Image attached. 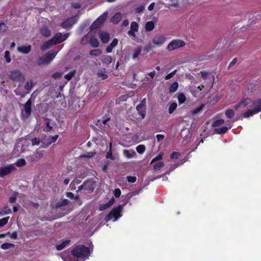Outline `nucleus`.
Returning <instances> with one entry per match:
<instances>
[{
  "mask_svg": "<svg viewBox=\"0 0 261 261\" xmlns=\"http://www.w3.org/2000/svg\"><path fill=\"white\" fill-rule=\"evenodd\" d=\"M224 123V120L223 119H218L214 121L212 124V125L214 127L218 126L219 125H222Z\"/></svg>",
  "mask_w": 261,
  "mask_h": 261,
  "instance_id": "e433bc0d",
  "label": "nucleus"
},
{
  "mask_svg": "<svg viewBox=\"0 0 261 261\" xmlns=\"http://www.w3.org/2000/svg\"><path fill=\"white\" fill-rule=\"evenodd\" d=\"M203 107H204V106L201 105L199 107L197 108L196 109L191 111L190 113L192 115L196 114L198 113L199 112H200V111H201L203 109Z\"/></svg>",
  "mask_w": 261,
  "mask_h": 261,
  "instance_id": "8fccbe9b",
  "label": "nucleus"
},
{
  "mask_svg": "<svg viewBox=\"0 0 261 261\" xmlns=\"http://www.w3.org/2000/svg\"><path fill=\"white\" fill-rule=\"evenodd\" d=\"M8 236H9L10 237L13 239H16L17 238V233L16 231H14L12 233H10V234H8Z\"/></svg>",
  "mask_w": 261,
  "mask_h": 261,
  "instance_id": "052dcab7",
  "label": "nucleus"
},
{
  "mask_svg": "<svg viewBox=\"0 0 261 261\" xmlns=\"http://www.w3.org/2000/svg\"><path fill=\"white\" fill-rule=\"evenodd\" d=\"M68 33L62 34L61 33H57L51 39L52 40L53 43L54 44H56L65 41L68 37Z\"/></svg>",
  "mask_w": 261,
  "mask_h": 261,
  "instance_id": "6e6552de",
  "label": "nucleus"
},
{
  "mask_svg": "<svg viewBox=\"0 0 261 261\" xmlns=\"http://www.w3.org/2000/svg\"><path fill=\"white\" fill-rule=\"evenodd\" d=\"M62 73L61 72H57L53 74V77L57 78L61 76Z\"/></svg>",
  "mask_w": 261,
  "mask_h": 261,
  "instance_id": "338daca9",
  "label": "nucleus"
},
{
  "mask_svg": "<svg viewBox=\"0 0 261 261\" xmlns=\"http://www.w3.org/2000/svg\"><path fill=\"white\" fill-rule=\"evenodd\" d=\"M46 127L44 128V131H50L54 126V123L51 122V120L47 118L45 119Z\"/></svg>",
  "mask_w": 261,
  "mask_h": 261,
  "instance_id": "cd10ccee",
  "label": "nucleus"
},
{
  "mask_svg": "<svg viewBox=\"0 0 261 261\" xmlns=\"http://www.w3.org/2000/svg\"><path fill=\"white\" fill-rule=\"evenodd\" d=\"M141 52V49L140 48L135 49L133 53V59H135L137 58L140 54Z\"/></svg>",
  "mask_w": 261,
  "mask_h": 261,
  "instance_id": "ea45409f",
  "label": "nucleus"
},
{
  "mask_svg": "<svg viewBox=\"0 0 261 261\" xmlns=\"http://www.w3.org/2000/svg\"><path fill=\"white\" fill-rule=\"evenodd\" d=\"M123 14L120 12L116 13L110 19V21L114 24H117L122 18Z\"/></svg>",
  "mask_w": 261,
  "mask_h": 261,
  "instance_id": "dca6fc26",
  "label": "nucleus"
},
{
  "mask_svg": "<svg viewBox=\"0 0 261 261\" xmlns=\"http://www.w3.org/2000/svg\"><path fill=\"white\" fill-rule=\"evenodd\" d=\"M185 42L181 39H174L167 45V49L170 51L182 47L185 45Z\"/></svg>",
  "mask_w": 261,
  "mask_h": 261,
  "instance_id": "7ed1b4c3",
  "label": "nucleus"
},
{
  "mask_svg": "<svg viewBox=\"0 0 261 261\" xmlns=\"http://www.w3.org/2000/svg\"><path fill=\"white\" fill-rule=\"evenodd\" d=\"M57 54V52L50 50L46 55L45 57L39 58L38 61V64L43 65L49 63L53 61V59L55 57Z\"/></svg>",
  "mask_w": 261,
  "mask_h": 261,
  "instance_id": "f03ea898",
  "label": "nucleus"
},
{
  "mask_svg": "<svg viewBox=\"0 0 261 261\" xmlns=\"http://www.w3.org/2000/svg\"><path fill=\"white\" fill-rule=\"evenodd\" d=\"M177 108V103L175 102L172 103L169 108L168 112L169 114H172Z\"/></svg>",
  "mask_w": 261,
  "mask_h": 261,
  "instance_id": "a19ab883",
  "label": "nucleus"
},
{
  "mask_svg": "<svg viewBox=\"0 0 261 261\" xmlns=\"http://www.w3.org/2000/svg\"><path fill=\"white\" fill-rule=\"evenodd\" d=\"M200 73L201 74L202 77L204 80L207 79V78L208 76V73L207 71H201Z\"/></svg>",
  "mask_w": 261,
  "mask_h": 261,
  "instance_id": "13d9d810",
  "label": "nucleus"
},
{
  "mask_svg": "<svg viewBox=\"0 0 261 261\" xmlns=\"http://www.w3.org/2000/svg\"><path fill=\"white\" fill-rule=\"evenodd\" d=\"M41 35L45 37H48L50 35V31L46 27H43L40 29Z\"/></svg>",
  "mask_w": 261,
  "mask_h": 261,
  "instance_id": "5701e85b",
  "label": "nucleus"
},
{
  "mask_svg": "<svg viewBox=\"0 0 261 261\" xmlns=\"http://www.w3.org/2000/svg\"><path fill=\"white\" fill-rule=\"evenodd\" d=\"M90 39V33H88L86 35L84 36L81 40V43L83 44H86L89 43Z\"/></svg>",
  "mask_w": 261,
  "mask_h": 261,
  "instance_id": "473e14b6",
  "label": "nucleus"
},
{
  "mask_svg": "<svg viewBox=\"0 0 261 261\" xmlns=\"http://www.w3.org/2000/svg\"><path fill=\"white\" fill-rule=\"evenodd\" d=\"M32 101L30 99L24 105V112H25L27 116H29L32 112L31 109Z\"/></svg>",
  "mask_w": 261,
  "mask_h": 261,
  "instance_id": "2eb2a0df",
  "label": "nucleus"
},
{
  "mask_svg": "<svg viewBox=\"0 0 261 261\" xmlns=\"http://www.w3.org/2000/svg\"><path fill=\"white\" fill-rule=\"evenodd\" d=\"M15 169L14 165L10 164L0 168V177H3Z\"/></svg>",
  "mask_w": 261,
  "mask_h": 261,
  "instance_id": "1a4fd4ad",
  "label": "nucleus"
},
{
  "mask_svg": "<svg viewBox=\"0 0 261 261\" xmlns=\"http://www.w3.org/2000/svg\"><path fill=\"white\" fill-rule=\"evenodd\" d=\"M9 200L10 203L14 202L16 200V193H15V194L14 195H13L11 197H10Z\"/></svg>",
  "mask_w": 261,
  "mask_h": 261,
  "instance_id": "e2e57ef3",
  "label": "nucleus"
},
{
  "mask_svg": "<svg viewBox=\"0 0 261 261\" xmlns=\"http://www.w3.org/2000/svg\"><path fill=\"white\" fill-rule=\"evenodd\" d=\"M109 147H110V149H109V151L107 152V155H106V158L107 159H111V160H114V158L112 156V143H110L109 144Z\"/></svg>",
  "mask_w": 261,
  "mask_h": 261,
  "instance_id": "3c124183",
  "label": "nucleus"
},
{
  "mask_svg": "<svg viewBox=\"0 0 261 261\" xmlns=\"http://www.w3.org/2000/svg\"><path fill=\"white\" fill-rule=\"evenodd\" d=\"M178 100L179 103H183L186 100L185 95L183 93H180L177 96Z\"/></svg>",
  "mask_w": 261,
  "mask_h": 261,
  "instance_id": "37998d69",
  "label": "nucleus"
},
{
  "mask_svg": "<svg viewBox=\"0 0 261 261\" xmlns=\"http://www.w3.org/2000/svg\"><path fill=\"white\" fill-rule=\"evenodd\" d=\"M204 86H199L198 87H193L191 88V92H192L193 95L195 97L198 96V93L203 89L204 88Z\"/></svg>",
  "mask_w": 261,
  "mask_h": 261,
  "instance_id": "4be33fe9",
  "label": "nucleus"
},
{
  "mask_svg": "<svg viewBox=\"0 0 261 261\" xmlns=\"http://www.w3.org/2000/svg\"><path fill=\"white\" fill-rule=\"evenodd\" d=\"M227 130V127L226 126H223L220 128L215 129V131L218 134H221L225 133V132H226Z\"/></svg>",
  "mask_w": 261,
  "mask_h": 261,
  "instance_id": "79ce46f5",
  "label": "nucleus"
},
{
  "mask_svg": "<svg viewBox=\"0 0 261 261\" xmlns=\"http://www.w3.org/2000/svg\"><path fill=\"white\" fill-rule=\"evenodd\" d=\"M136 109L139 114L142 116V118H144L146 114L145 106L142 103L138 106Z\"/></svg>",
  "mask_w": 261,
  "mask_h": 261,
  "instance_id": "a211bd4d",
  "label": "nucleus"
},
{
  "mask_svg": "<svg viewBox=\"0 0 261 261\" xmlns=\"http://www.w3.org/2000/svg\"><path fill=\"white\" fill-rule=\"evenodd\" d=\"M14 244L11 243H4L1 245V248L4 250L14 247Z\"/></svg>",
  "mask_w": 261,
  "mask_h": 261,
  "instance_id": "58836bf2",
  "label": "nucleus"
},
{
  "mask_svg": "<svg viewBox=\"0 0 261 261\" xmlns=\"http://www.w3.org/2000/svg\"><path fill=\"white\" fill-rule=\"evenodd\" d=\"M145 150V147L144 145H139L136 147L137 151L140 154L143 153Z\"/></svg>",
  "mask_w": 261,
  "mask_h": 261,
  "instance_id": "c03bdc74",
  "label": "nucleus"
},
{
  "mask_svg": "<svg viewBox=\"0 0 261 261\" xmlns=\"http://www.w3.org/2000/svg\"><path fill=\"white\" fill-rule=\"evenodd\" d=\"M11 213V210L8 206H6L4 207L3 209L0 211V216H2L5 215L6 214H9Z\"/></svg>",
  "mask_w": 261,
  "mask_h": 261,
  "instance_id": "7c9ffc66",
  "label": "nucleus"
},
{
  "mask_svg": "<svg viewBox=\"0 0 261 261\" xmlns=\"http://www.w3.org/2000/svg\"><path fill=\"white\" fill-rule=\"evenodd\" d=\"M55 45L51 39L48 40L46 41L41 46V48L43 51H44L49 48L51 45Z\"/></svg>",
  "mask_w": 261,
  "mask_h": 261,
  "instance_id": "a878e982",
  "label": "nucleus"
},
{
  "mask_svg": "<svg viewBox=\"0 0 261 261\" xmlns=\"http://www.w3.org/2000/svg\"><path fill=\"white\" fill-rule=\"evenodd\" d=\"M127 179L128 182L134 183L136 181V177L128 176H127Z\"/></svg>",
  "mask_w": 261,
  "mask_h": 261,
  "instance_id": "4d7b16f0",
  "label": "nucleus"
},
{
  "mask_svg": "<svg viewBox=\"0 0 261 261\" xmlns=\"http://www.w3.org/2000/svg\"><path fill=\"white\" fill-rule=\"evenodd\" d=\"M178 84L177 82H175L173 83L169 88V92L170 93H174L178 89Z\"/></svg>",
  "mask_w": 261,
  "mask_h": 261,
  "instance_id": "2f4dec72",
  "label": "nucleus"
},
{
  "mask_svg": "<svg viewBox=\"0 0 261 261\" xmlns=\"http://www.w3.org/2000/svg\"><path fill=\"white\" fill-rule=\"evenodd\" d=\"M179 155V153L178 152L174 151L170 155V158L171 159L177 158Z\"/></svg>",
  "mask_w": 261,
  "mask_h": 261,
  "instance_id": "680f3d73",
  "label": "nucleus"
},
{
  "mask_svg": "<svg viewBox=\"0 0 261 261\" xmlns=\"http://www.w3.org/2000/svg\"><path fill=\"white\" fill-rule=\"evenodd\" d=\"M59 137V136L57 135H55L54 136L52 137H51V140L52 141H50L49 143H48V144L49 145H50L53 142H55L56 141L57 139Z\"/></svg>",
  "mask_w": 261,
  "mask_h": 261,
  "instance_id": "0e129e2a",
  "label": "nucleus"
},
{
  "mask_svg": "<svg viewBox=\"0 0 261 261\" xmlns=\"http://www.w3.org/2000/svg\"><path fill=\"white\" fill-rule=\"evenodd\" d=\"M99 38L103 43H106L109 40L110 35L108 32L101 31L99 33Z\"/></svg>",
  "mask_w": 261,
  "mask_h": 261,
  "instance_id": "f3484780",
  "label": "nucleus"
},
{
  "mask_svg": "<svg viewBox=\"0 0 261 261\" xmlns=\"http://www.w3.org/2000/svg\"><path fill=\"white\" fill-rule=\"evenodd\" d=\"M225 115L228 118H232L234 116V111L231 109L227 110L225 112Z\"/></svg>",
  "mask_w": 261,
  "mask_h": 261,
  "instance_id": "f704fd0d",
  "label": "nucleus"
},
{
  "mask_svg": "<svg viewBox=\"0 0 261 261\" xmlns=\"http://www.w3.org/2000/svg\"><path fill=\"white\" fill-rule=\"evenodd\" d=\"M246 107H248L247 110L243 112L241 114L242 116L244 118L252 116L261 111V99H257L252 101L248 98H244L234 106L233 108L235 110L239 111Z\"/></svg>",
  "mask_w": 261,
  "mask_h": 261,
  "instance_id": "f257e3e1",
  "label": "nucleus"
},
{
  "mask_svg": "<svg viewBox=\"0 0 261 261\" xmlns=\"http://www.w3.org/2000/svg\"><path fill=\"white\" fill-rule=\"evenodd\" d=\"M14 166L17 167H22L26 165V162L24 159H20L17 160V161L14 164Z\"/></svg>",
  "mask_w": 261,
  "mask_h": 261,
  "instance_id": "72a5a7b5",
  "label": "nucleus"
},
{
  "mask_svg": "<svg viewBox=\"0 0 261 261\" xmlns=\"http://www.w3.org/2000/svg\"><path fill=\"white\" fill-rule=\"evenodd\" d=\"M75 72L76 71L75 70L70 71L68 73L65 75V78L67 79L68 81L70 80L72 78V77L75 75Z\"/></svg>",
  "mask_w": 261,
  "mask_h": 261,
  "instance_id": "4c0bfd02",
  "label": "nucleus"
},
{
  "mask_svg": "<svg viewBox=\"0 0 261 261\" xmlns=\"http://www.w3.org/2000/svg\"><path fill=\"white\" fill-rule=\"evenodd\" d=\"M145 28L146 31L150 32L152 31L154 28V22L152 21L147 22L145 24Z\"/></svg>",
  "mask_w": 261,
  "mask_h": 261,
  "instance_id": "bb28decb",
  "label": "nucleus"
},
{
  "mask_svg": "<svg viewBox=\"0 0 261 261\" xmlns=\"http://www.w3.org/2000/svg\"><path fill=\"white\" fill-rule=\"evenodd\" d=\"M69 200H68V199H64L62 200V201H61L60 202H59L58 203L57 205H58V207H62V206L68 205L69 204Z\"/></svg>",
  "mask_w": 261,
  "mask_h": 261,
  "instance_id": "a18cd8bd",
  "label": "nucleus"
},
{
  "mask_svg": "<svg viewBox=\"0 0 261 261\" xmlns=\"http://www.w3.org/2000/svg\"><path fill=\"white\" fill-rule=\"evenodd\" d=\"M164 166V163L162 162L157 163L156 164H154L153 166V169L154 170L157 171H159L161 168L163 167Z\"/></svg>",
  "mask_w": 261,
  "mask_h": 261,
  "instance_id": "c9c22d12",
  "label": "nucleus"
},
{
  "mask_svg": "<svg viewBox=\"0 0 261 261\" xmlns=\"http://www.w3.org/2000/svg\"><path fill=\"white\" fill-rule=\"evenodd\" d=\"M17 51L21 54H28L31 50V46L30 45H21L17 47Z\"/></svg>",
  "mask_w": 261,
  "mask_h": 261,
  "instance_id": "4468645a",
  "label": "nucleus"
},
{
  "mask_svg": "<svg viewBox=\"0 0 261 261\" xmlns=\"http://www.w3.org/2000/svg\"><path fill=\"white\" fill-rule=\"evenodd\" d=\"M121 191L119 189H116L114 191V195L116 197H119L121 195Z\"/></svg>",
  "mask_w": 261,
  "mask_h": 261,
  "instance_id": "bf43d9fd",
  "label": "nucleus"
},
{
  "mask_svg": "<svg viewBox=\"0 0 261 261\" xmlns=\"http://www.w3.org/2000/svg\"><path fill=\"white\" fill-rule=\"evenodd\" d=\"M101 54V51L100 49H94L90 51V55L94 56H98Z\"/></svg>",
  "mask_w": 261,
  "mask_h": 261,
  "instance_id": "49530a36",
  "label": "nucleus"
},
{
  "mask_svg": "<svg viewBox=\"0 0 261 261\" xmlns=\"http://www.w3.org/2000/svg\"><path fill=\"white\" fill-rule=\"evenodd\" d=\"M114 201H115L114 198H112L109 201V203H108L107 204H102V205H100V206L99 207V210L101 211H103V210L108 208V207H109L112 204H114Z\"/></svg>",
  "mask_w": 261,
  "mask_h": 261,
  "instance_id": "b1692460",
  "label": "nucleus"
},
{
  "mask_svg": "<svg viewBox=\"0 0 261 261\" xmlns=\"http://www.w3.org/2000/svg\"><path fill=\"white\" fill-rule=\"evenodd\" d=\"M70 242V240H66L63 241L61 244H59L56 246V248L58 250H61L63 249L66 246H67L69 243Z\"/></svg>",
  "mask_w": 261,
  "mask_h": 261,
  "instance_id": "c85d7f7f",
  "label": "nucleus"
},
{
  "mask_svg": "<svg viewBox=\"0 0 261 261\" xmlns=\"http://www.w3.org/2000/svg\"><path fill=\"white\" fill-rule=\"evenodd\" d=\"M102 62L103 63L107 64H110L112 62V58L111 57L109 56H103L102 57Z\"/></svg>",
  "mask_w": 261,
  "mask_h": 261,
  "instance_id": "c756f323",
  "label": "nucleus"
},
{
  "mask_svg": "<svg viewBox=\"0 0 261 261\" xmlns=\"http://www.w3.org/2000/svg\"><path fill=\"white\" fill-rule=\"evenodd\" d=\"M40 140L39 138H35L32 140V145H37L40 143Z\"/></svg>",
  "mask_w": 261,
  "mask_h": 261,
  "instance_id": "6e6d98bb",
  "label": "nucleus"
},
{
  "mask_svg": "<svg viewBox=\"0 0 261 261\" xmlns=\"http://www.w3.org/2000/svg\"><path fill=\"white\" fill-rule=\"evenodd\" d=\"M72 7L75 9H79L81 7V5L80 3H76L72 4Z\"/></svg>",
  "mask_w": 261,
  "mask_h": 261,
  "instance_id": "774afa93",
  "label": "nucleus"
},
{
  "mask_svg": "<svg viewBox=\"0 0 261 261\" xmlns=\"http://www.w3.org/2000/svg\"><path fill=\"white\" fill-rule=\"evenodd\" d=\"M107 71L106 69H99L97 71V75L101 80H105L108 78Z\"/></svg>",
  "mask_w": 261,
  "mask_h": 261,
  "instance_id": "6ab92c4d",
  "label": "nucleus"
},
{
  "mask_svg": "<svg viewBox=\"0 0 261 261\" xmlns=\"http://www.w3.org/2000/svg\"><path fill=\"white\" fill-rule=\"evenodd\" d=\"M89 43L93 47H97L99 46V44L98 40L96 38L93 37L92 34L91 33Z\"/></svg>",
  "mask_w": 261,
  "mask_h": 261,
  "instance_id": "412c9836",
  "label": "nucleus"
},
{
  "mask_svg": "<svg viewBox=\"0 0 261 261\" xmlns=\"http://www.w3.org/2000/svg\"><path fill=\"white\" fill-rule=\"evenodd\" d=\"M95 153L93 152H90L85 153L82 155L83 158H91L94 156Z\"/></svg>",
  "mask_w": 261,
  "mask_h": 261,
  "instance_id": "864d4df0",
  "label": "nucleus"
},
{
  "mask_svg": "<svg viewBox=\"0 0 261 261\" xmlns=\"http://www.w3.org/2000/svg\"><path fill=\"white\" fill-rule=\"evenodd\" d=\"M123 153L128 159L133 158L136 154L135 151L127 149L124 150Z\"/></svg>",
  "mask_w": 261,
  "mask_h": 261,
  "instance_id": "393cba45",
  "label": "nucleus"
},
{
  "mask_svg": "<svg viewBox=\"0 0 261 261\" xmlns=\"http://www.w3.org/2000/svg\"><path fill=\"white\" fill-rule=\"evenodd\" d=\"M7 29V26L6 24L0 21V33L4 32Z\"/></svg>",
  "mask_w": 261,
  "mask_h": 261,
  "instance_id": "603ef678",
  "label": "nucleus"
},
{
  "mask_svg": "<svg viewBox=\"0 0 261 261\" xmlns=\"http://www.w3.org/2000/svg\"><path fill=\"white\" fill-rule=\"evenodd\" d=\"M138 24L136 21H133L130 24V30L128 31V35L134 38L136 37L135 33L138 32Z\"/></svg>",
  "mask_w": 261,
  "mask_h": 261,
  "instance_id": "9b49d317",
  "label": "nucleus"
},
{
  "mask_svg": "<svg viewBox=\"0 0 261 261\" xmlns=\"http://www.w3.org/2000/svg\"><path fill=\"white\" fill-rule=\"evenodd\" d=\"M165 38L163 36H155L152 40V43L156 45L161 46L165 42Z\"/></svg>",
  "mask_w": 261,
  "mask_h": 261,
  "instance_id": "f8f14e48",
  "label": "nucleus"
},
{
  "mask_svg": "<svg viewBox=\"0 0 261 261\" xmlns=\"http://www.w3.org/2000/svg\"><path fill=\"white\" fill-rule=\"evenodd\" d=\"M84 186L85 190L91 193L95 188V182L92 180H88L84 182Z\"/></svg>",
  "mask_w": 261,
  "mask_h": 261,
  "instance_id": "9d476101",
  "label": "nucleus"
},
{
  "mask_svg": "<svg viewBox=\"0 0 261 261\" xmlns=\"http://www.w3.org/2000/svg\"><path fill=\"white\" fill-rule=\"evenodd\" d=\"M5 58L7 63H10L11 61L10 58V53L9 51H6L5 53Z\"/></svg>",
  "mask_w": 261,
  "mask_h": 261,
  "instance_id": "5fc2aeb1",
  "label": "nucleus"
},
{
  "mask_svg": "<svg viewBox=\"0 0 261 261\" xmlns=\"http://www.w3.org/2000/svg\"><path fill=\"white\" fill-rule=\"evenodd\" d=\"M122 211V206L119 205L116 207L113 208L111 212L107 216V220H110L114 218L113 221H115L118 218H120L121 215L120 213Z\"/></svg>",
  "mask_w": 261,
  "mask_h": 261,
  "instance_id": "20e7f679",
  "label": "nucleus"
},
{
  "mask_svg": "<svg viewBox=\"0 0 261 261\" xmlns=\"http://www.w3.org/2000/svg\"><path fill=\"white\" fill-rule=\"evenodd\" d=\"M144 9V6H140L136 9V13H141L143 11Z\"/></svg>",
  "mask_w": 261,
  "mask_h": 261,
  "instance_id": "69168bd1",
  "label": "nucleus"
},
{
  "mask_svg": "<svg viewBox=\"0 0 261 261\" xmlns=\"http://www.w3.org/2000/svg\"><path fill=\"white\" fill-rule=\"evenodd\" d=\"M118 40L117 39H114L111 44L107 47L106 51L108 53H110L112 51L114 47H115L118 44Z\"/></svg>",
  "mask_w": 261,
  "mask_h": 261,
  "instance_id": "aec40b11",
  "label": "nucleus"
},
{
  "mask_svg": "<svg viewBox=\"0 0 261 261\" xmlns=\"http://www.w3.org/2000/svg\"><path fill=\"white\" fill-rule=\"evenodd\" d=\"M34 86V84L32 81H27L25 83L24 88L27 91V92H22L20 90V85H18L17 88H16L14 90V92L17 95H20L21 97H24L26 94H28L30 92L33 87Z\"/></svg>",
  "mask_w": 261,
  "mask_h": 261,
  "instance_id": "39448f33",
  "label": "nucleus"
},
{
  "mask_svg": "<svg viewBox=\"0 0 261 261\" xmlns=\"http://www.w3.org/2000/svg\"><path fill=\"white\" fill-rule=\"evenodd\" d=\"M75 18H71L62 23L61 26L63 28L69 29L75 23Z\"/></svg>",
  "mask_w": 261,
  "mask_h": 261,
  "instance_id": "ddd939ff",
  "label": "nucleus"
},
{
  "mask_svg": "<svg viewBox=\"0 0 261 261\" xmlns=\"http://www.w3.org/2000/svg\"><path fill=\"white\" fill-rule=\"evenodd\" d=\"M163 153L162 152L158 154V155H157L156 157L154 158L151 160L150 164H152L153 163H154L156 161L161 160L163 159Z\"/></svg>",
  "mask_w": 261,
  "mask_h": 261,
  "instance_id": "09e8293b",
  "label": "nucleus"
},
{
  "mask_svg": "<svg viewBox=\"0 0 261 261\" xmlns=\"http://www.w3.org/2000/svg\"><path fill=\"white\" fill-rule=\"evenodd\" d=\"M9 217L2 218L0 220V227H3L8 223Z\"/></svg>",
  "mask_w": 261,
  "mask_h": 261,
  "instance_id": "de8ad7c7",
  "label": "nucleus"
},
{
  "mask_svg": "<svg viewBox=\"0 0 261 261\" xmlns=\"http://www.w3.org/2000/svg\"><path fill=\"white\" fill-rule=\"evenodd\" d=\"M9 76L13 81L23 82L25 80L24 76L18 70H14L10 72Z\"/></svg>",
  "mask_w": 261,
  "mask_h": 261,
  "instance_id": "0eeeda50",
  "label": "nucleus"
},
{
  "mask_svg": "<svg viewBox=\"0 0 261 261\" xmlns=\"http://www.w3.org/2000/svg\"><path fill=\"white\" fill-rule=\"evenodd\" d=\"M108 13L105 12L102 15H101L92 24L90 29L91 30L96 29L101 25L106 18L108 17Z\"/></svg>",
  "mask_w": 261,
  "mask_h": 261,
  "instance_id": "423d86ee",
  "label": "nucleus"
}]
</instances>
